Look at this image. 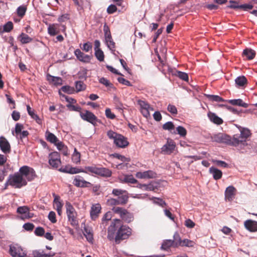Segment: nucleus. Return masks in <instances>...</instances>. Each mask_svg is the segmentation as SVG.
Listing matches in <instances>:
<instances>
[{"mask_svg": "<svg viewBox=\"0 0 257 257\" xmlns=\"http://www.w3.org/2000/svg\"><path fill=\"white\" fill-rule=\"evenodd\" d=\"M250 135L251 133L249 129L241 128L240 130V134L233 135L234 146L237 147L241 153H249L252 146L250 144H248L246 140Z\"/></svg>", "mask_w": 257, "mask_h": 257, "instance_id": "nucleus-1", "label": "nucleus"}, {"mask_svg": "<svg viewBox=\"0 0 257 257\" xmlns=\"http://www.w3.org/2000/svg\"><path fill=\"white\" fill-rule=\"evenodd\" d=\"M107 135L109 139L113 140L114 144L119 148H124L129 144L124 136L111 130L107 132Z\"/></svg>", "mask_w": 257, "mask_h": 257, "instance_id": "nucleus-2", "label": "nucleus"}, {"mask_svg": "<svg viewBox=\"0 0 257 257\" xmlns=\"http://www.w3.org/2000/svg\"><path fill=\"white\" fill-rule=\"evenodd\" d=\"M9 178L10 180V186L16 188H21L27 184V180L18 172L10 175Z\"/></svg>", "mask_w": 257, "mask_h": 257, "instance_id": "nucleus-3", "label": "nucleus"}, {"mask_svg": "<svg viewBox=\"0 0 257 257\" xmlns=\"http://www.w3.org/2000/svg\"><path fill=\"white\" fill-rule=\"evenodd\" d=\"M85 169L88 172L103 177L109 178L112 175V171L104 167H97L96 166H86Z\"/></svg>", "mask_w": 257, "mask_h": 257, "instance_id": "nucleus-4", "label": "nucleus"}, {"mask_svg": "<svg viewBox=\"0 0 257 257\" xmlns=\"http://www.w3.org/2000/svg\"><path fill=\"white\" fill-rule=\"evenodd\" d=\"M131 228L127 226L121 225L120 226L115 237V243L118 244L121 240L127 238L131 234Z\"/></svg>", "mask_w": 257, "mask_h": 257, "instance_id": "nucleus-5", "label": "nucleus"}, {"mask_svg": "<svg viewBox=\"0 0 257 257\" xmlns=\"http://www.w3.org/2000/svg\"><path fill=\"white\" fill-rule=\"evenodd\" d=\"M112 211L118 214L122 220L126 223H130L134 220V215L126 209L120 207H113Z\"/></svg>", "mask_w": 257, "mask_h": 257, "instance_id": "nucleus-6", "label": "nucleus"}, {"mask_svg": "<svg viewBox=\"0 0 257 257\" xmlns=\"http://www.w3.org/2000/svg\"><path fill=\"white\" fill-rule=\"evenodd\" d=\"M18 173H19V174H21L23 177H25L27 181H31L36 177V174L34 169L28 166L21 167L19 169Z\"/></svg>", "mask_w": 257, "mask_h": 257, "instance_id": "nucleus-7", "label": "nucleus"}, {"mask_svg": "<svg viewBox=\"0 0 257 257\" xmlns=\"http://www.w3.org/2000/svg\"><path fill=\"white\" fill-rule=\"evenodd\" d=\"M65 206L68 221L72 226L78 225V221L76 219L77 213L74 208L69 202H66Z\"/></svg>", "mask_w": 257, "mask_h": 257, "instance_id": "nucleus-8", "label": "nucleus"}, {"mask_svg": "<svg viewBox=\"0 0 257 257\" xmlns=\"http://www.w3.org/2000/svg\"><path fill=\"white\" fill-rule=\"evenodd\" d=\"M212 140L217 143H224L234 146L233 137L231 138L230 136L225 134L218 133L212 137Z\"/></svg>", "mask_w": 257, "mask_h": 257, "instance_id": "nucleus-9", "label": "nucleus"}, {"mask_svg": "<svg viewBox=\"0 0 257 257\" xmlns=\"http://www.w3.org/2000/svg\"><path fill=\"white\" fill-rule=\"evenodd\" d=\"M9 253L12 257H25L27 253L18 244L10 245Z\"/></svg>", "mask_w": 257, "mask_h": 257, "instance_id": "nucleus-10", "label": "nucleus"}, {"mask_svg": "<svg viewBox=\"0 0 257 257\" xmlns=\"http://www.w3.org/2000/svg\"><path fill=\"white\" fill-rule=\"evenodd\" d=\"M80 115L82 119L94 125L98 120L97 117L92 112L88 110H85L83 112H80Z\"/></svg>", "mask_w": 257, "mask_h": 257, "instance_id": "nucleus-11", "label": "nucleus"}, {"mask_svg": "<svg viewBox=\"0 0 257 257\" xmlns=\"http://www.w3.org/2000/svg\"><path fill=\"white\" fill-rule=\"evenodd\" d=\"M73 184L77 187H89L91 186V183L85 181L83 177L80 175L75 176Z\"/></svg>", "mask_w": 257, "mask_h": 257, "instance_id": "nucleus-12", "label": "nucleus"}, {"mask_svg": "<svg viewBox=\"0 0 257 257\" xmlns=\"http://www.w3.org/2000/svg\"><path fill=\"white\" fill-rule=\"evenodd\" d=\"M127 195H121L117 198H110L108 199L107 203L110 205H123L128 201Z\"/></svg>", "mask_w": 257, "mask_h": 257, "instance_id": "nucleus-13", "label": "nucleus"}, {"mask_svg": "<svg viewBox=\"0 0 257 257\" xmlns=\"http://www.w3.org/2000/svg\"><path fill=\"white\" fill-rule=\"evenodd\" d=\"M74 54L79 61L85 63H89L92 57V55L85 54L79 49L75 50Z\"/></svg>", "mask_w": 257, "mask_h": 257, "instance_id": "nucleus-14", "label": "nucleus"}, {"mask_svg": "<svg viewBox=\"0 0 257 257\" xmlns=\"http://www.w3.org/2000/svg\"><path fill=\"white\" fill-rule=\"evenodd\" d=\"M120 224V219H115L112 222L110 226L108 227L107 238L109 240H111L113 239L114 232L118 228Z\"/></svg>", "mask_w": 257, "mask_h": 257, "instance_id": "nucleus-15", "label": "nucleus"}, {"mask_svg": "<svg viewBox=\"0 0 257 257\" xmlns=\"http://www.w3.org/2000/svg\"><path fill=\"white\" fill-rule=\"evenodd\" d=\"M0 149L5 154H8L11 152L10 144L3 136L0 137Z\"/></svg>", "mask_w": 257, "mask_h": 257, "instance_id": "nucleus-16", "label": "nucleus"}, {"mask_svg": "<svg viewBox=\"0 0 257 257\" xmlns=\"http://www.w3.org/2000/svg\"><path fill=\"white\" fill-rule=\"evenodd\" d=\"M236 189L232 185L227 187L225 191V199L228 201H232L235 195Z\"/></svg>", "mask_w": 257, "mask_h": 257, "instance_id": "nucleus-17", "label": "nucleus"}, {"mask_svg": "<svg viewBox=\"0 0 257 257\" xmlns=\"http://www.w3.org/2000/svg\"><path fill=\"white\" fill-rule=\"evenodd\" d=\"M175 147L173 141L168 140L167 143L162 147L161 150L165 154H170L174 150Z\"/></svg>", "mask_w": 257, "mask_h": 257, "instance_id": "nucleus-18", "label": "nucleus"}, {"mask_svg": "<svg viewBox=\"0 0 257 257\" xmlns=\"http://www.w3.org/2000/svg\"><path fill=\"white\" fill-rule=\"evenodd\" d=\"M156 173L151 170L144 172H138L136 173V176L139 179H151L155 177Z\"/></svg>", "mask_w": 257, "mask_h": 257, "instance_id": "nucleus-19", "label": "nucleus"}, {"mask_svg": "<svg viewBox=\"0 0 257 257\" xmlns=\"http://www.w3.org/2000/svg\"><path fill=\"white\" fill-rule=\"evenodd\" d=\"M245 228L250 232L257 231V221L248 219L244 221Z\"/></svg>", "mask_w": 257, "mask_h": 257, "instance_id": "nucleus-20", "label": "nucleus"}, {"mask_svg": "<svg viewBox=\"0 0 257 257\" xmlns=\"http://www.w3.org/2000/svg\"><path fill=\"white\" fill-rule=\"evenodd\" d=\"M101 207L99 204L93 205L91 208L90 216L92 220H95L98 216L100 213Z\"/></svg>", "mask_w": 257, "mask_h": 257, "instance_id": "nucleus-21", "label": "nucleus"}, {"mask_svg": "<svg viewBox=\"0 0 257 257\" xmlns=\"http://www.w3.org/2000/svg\"><path fill=\"white\" fill-rule=\"evenodd\" d=\"M46 77L47 81L54 85L58 86L62 84V79L60 77L54 76L49 74H47Z\"/></svg>", "mask_w": 257, "mask_h": 257, "instance_id": "nucleus-22", "label": "nucleus"}, {"mask_svg": "<svg viewBox=\"0 0 257 257\" xmlns=\"http://www.w3.org/2000/svg\"><path fill=\"white\" fill-rule=\"evenodd\" d=\"M207 115L209 120L215 124L220 125L223 123L222 119L218 116L215 113L209 112Z\"/></svg>", "mask_w": 257, "mask_h": 257, "instance_id": "nucleus-23", "label": "nucleus"}, {"mask_svg": "<svg viewBox=\"0 0 257 257\" xmlns=\"http://www.w3.org/2000/svg\"><path fill=\"white\" fill-rule=\"evenodd\" d=\"M209 173L212 175L214 179L219 180L222 176L221 171L214 167H211L209 168Z\"/></svg>", "mask_w": 257, "mask_h": 257, "instance_id": "nucleus-24", "label": "nucleus"}, {"mask_svg": "<svg viewBox=\"0 0 257 257\" xmlns=\"http://www.w3.org/2000/svg\"><path fill=\"white\" fill-rule=\"evenodd\" d=\"M242 56L248 60H252L255 56V52L251 49L246 48L243 51Z\"/></svg>", "mask_w": 257, "mask_h": 257, "instance_id": "nucleus-25", "label": "nucleus"}, {"mask_svg": "<svg viewBox=\"0 0 257 257\" xmlns=\"http://www.w3.org/2000/svg\"><path fill=\"white\" fill-rule=\"evenodd\" d=\"M227 101L230 104L233 105L241 106L244 108H247L248 106V104L244 102L241 99H230Z\"/></svg>", "mask_w": 257, "mask_h": 257, "instance_id": "nucleus-26", "label": "nucleus"}, {"mask_svg": "<svg viewBox=\"0 0 257 257\" xmlns=\"http://www.w3.org/2000/svg\"><path fill=\"white\" fill-rule=\"evenodd\" d=\"M33 254L34 257H52L55 255V253L49 252L45 253L43 250H36L33 251Z\"/></svg>", "mask_w": 257, "mask_h": 257, "instance_id": "nucleus-27", "label": "nucleus"}, {"mask_svg": "<svg viewBox=\"0 0 257 257\" xmlns=\"http://www.w3.org/2000/svg\"><path fill=\"white\" fill-rule=\"evenodd\" d=\"M174 241L172 239H166L163 241L161 249L164 250H168L171 246H173L174 247Z\"/></svg>", "mask_w": 257, "mask_h": 257, "instance_id": "nucleus-28", "label": "nucleus"}, {"mask_svg": "<svg viewBox=\"0 0 257 257\" xmlns=\"http://www.w3.org/2000/svg\"><path fill=\"white\" fill-rule=\"evenodd\" d=\"M27 109L29 115H30L33 119H35L38 123H40L41 122V119L37 114L35 113L34 110L32 109L30 105H27Z\"/></svg>", "mask_w": 257, "mask_h": 257, "instance_id": "nucleus-29", "label": "nucleus"}, {"mask_svg": "<svg viewBox=\"0 0 257 257\" xmlns=\"http://www.w3.org/2000/svg\"><path fill=\"white\" fill-rule=\"evenodd\" d=\"M235 84L239 87H242L247 83V79L244 76H238L235 80Z\"/></svg>", "mask_w": 257, "mask_h": 257, "instance_id": "nucleus-30", "label": "nucleus"}, {"mask_svg": "<svg viewBox=\"0 0 257 257\" xmlns=\"http://www.w3.org/2000/svg\"><path fill=\"white\" fill-rule=\"evenodd\" d=\"M149 199L152 200L153 203L157 204L162 207H164L167 205L165 201L160 198L152 197V198H150Z\"/></svg>", "mask_w": 257, "mask_h": 257, "instance_id": "nucleus-31", "label": "nucleus"}, {"mask_svg": "<svg viewBox=\"0 0 257 257\" xmlns=\"http://www.w3.org/2000/svg\"><path fill=\"white\" fill-rule=\"evenodd\" d=\"M46 138L48 141L53 144H56V143L58 141L56 136L53 133L48 131L46 132Z\"/></svg>", "mask_w": 257, "mask_h": 257, "instance_id": "nucleus-32", "label": "nucleus"}, {"mask_svg": "<svg viewBox=\"0 0 257 257\" xmlns=\"http://www.w3.org/2000/svg\"><path fill=\"white\" fill-rule=\"evenodd\" d=\"M19 39L22 44H27L30 43L32 41V39L28 35L22 33L19 36Z\"/></svg>", "mask_w": 257, "mask_h": 257, "instance_id": "nucleus-33", "label": "nucleus"}, {"mask_svg": "<svg viewBox=\"0 0 257 257\" xmlns=\"http://www.w3.org/2000/svg\"><path fill=\"white\" fill-rule=\"evenodd\" d=\"M84 235L89 242H92L93 240V234L90 228L85 227L83 232Z\"/></svg>", "mask_w": 257, "mask_h": 257, "instance_id": "nucleus-34", "label": "nucleus"}, {"mask_svg": "<svg viewBox=\"0 0 257 257\" xmlns=\"http://www.w3.org/2000/svg\"><path fill=\"white\" fill-rule=\"evenodd\" d=\"M158 185L156 182H152L149 184H145L144 190L146 191H155L158 189Z\"/></svg>", "mask_w": 257, "mask_h": 257, "instance_id": "nucleus-35", "label": "nucleus"}, {"mask_svg": "<svg viewBox=\"0 0 257 257\" xmlns=\"http://www.w3.org/2000/svg\"><path fill=\"white\" fill-rule=\"evenodd\" d=\"M173 240L174 241V247H176L181 244L182 239L177 232H176L173 235Z\"/></svg>", "mask_w": 257, "mask_h": 257, "instance_id": "nucleus-36", "label": "nucleus"}, {"mask_svg": "<svg viewBox=\"0 0 257 257\" xmlns=\"http://www.w3.org/2000/svg\"><path fill=\"white\" fill-rule=\"evenodd\" d=\"M112 194L118 197L121 195H127L126 190L119 189H113L112 191Z\"/></svg>", "mask_w": 257, "mask_h": 257, "instance_id": "nucleus-37", "label": "nucleus"}, {"mask_svg": "<svg viewBox=\"0 0 257 257\" xmlns=\"http://www.w3.org/2000/svg\"><path fill=\"white\" fill-rule=\"evenodd\" d=\"M207 97L209 100L216 102H223L224 100L218 95L207 94Z\"/></svg>", "mask_w": 257, "mask_h": 257, "instance_id": "nucleus-38", "label": "nucleus"}, {"mask_svg": "<svg viewBox=\"0 0 257 257\" xmlns=\"http://www.w3.org/2000/svg\"><path fill=\"white\" fill-rule=\"evenodd\" d=\"M69 173L70 174H75L80 172H83L87 173L88 172L85 169V170L79 169L76 167H70L69 169Z\"/></svg>", "mask_w": 257, "mask_h": 257, "instance_id": "nucleus-39", "label": "nucleus"}, {"mask_svg": "<svg viewBox=\"0 0 257 257\" xmlns=\"http://www.w3.org/2000/svg\"><path fill=\"white\" fill-rule=\"evenodd\" d=\"M75 87L77 92H79L84 90L85 89L86 86L81 81H77L75 82Z\"/></svg>", "mask_w": 257, "mask_h": 257, "instance_id": "nucleus-40", "label": "nucleus"}, {"mask_svg": "<svg viewBox=\"0 0 257 257\" xmlns=\"http://www.w3.org/2000/svg\"><path fill=\"white\" fill-rule=\"evenodd\" d=\"M61 90L68 94H72L74 93L75 92V89L74 87L68 85L62 86L61 88V90Z\"/></svg>", "mask_w": 257, "mask_h": 257, "instance_id": "nucleus-41", "label": "nucleus"}, {"mask_svg": "<svg viewBox=\"0 0 257 257\" xmlns=\"http://www.w3.org/2000/svg\"><path fill=\"white\" fill-rule=\"evenodd\" d=\"M113 100L116 108L118 110H122L123 109V104L120 102L119 98L115 96L113 97Z\"/></svg>", "mask_w": 257, "mask_h": 257, "instance_id": "nucleus-42", "label": "nucleus"}, {"mask_svg": "<svg viewBox=\"0 0 257 257\" xmlns=\"http://www.w3.org/2000/svg\"><path fill=\"white\" fill-rule=\"evenodd\" d=\"M123 181L124 182L129 183L131 184H135L138 182L136 180L132 175H126L124 177Z\"/></svg>", "mask_w": 257, "mask_h": 257, "instance_id": "nucleus-43", "label": "nucleus"}, {"mask_svg": "<svg viewBox=\"0 0 257 257\" xmlns=\"http://www.w3.org/2000/svg\"><path fill=\"white\" fill-rule=\"evenodd\" d=\"M94 54L96 58L99 61L101 62L104 60V54L101 49L95 50Z\"/></svg>", "mask_w": 257, "mask_h": 257, "instance_id": "nucleus-44", "label": "nucleus"}, {"mask_svg": "<svg viewBox=\"0 0 257 257\" xmlns=\"http://www.w3.org/2000/svg\"><path fill=\"white\" fill-rule=\"evenodd\" d=\"M112 156L115 158L118 159V160H120L122 162H130V159L129 158H126L124 156L121 155L117 153H114L112 154Z\"/></svg>", "mask_w": 257, "mask_h": 257, "instance_id": "nucleus-45", "label": "nucleus"}, {"mask_svg": "<svg viewBox=\"0 0 257 257\" xmlns=\"http://www.w3.org/2000/svg\"><path fill=\"white\" fill-rule=\"evenodd\" d=\"M59 95L65 99L66 101L69 103V104H73L76 103V100L72 97H70L65 94L61 93L60 91H59Z\"/></svg>", "mask_w": 257, "mask_h": 257, "instance_id": "nucleus-46", "label": "nucleus"}, {"mask_svg": "<svg viewBox=\"0 0 257 257\" xmlns=\"http://www.w3.org/2000/svg\"><path fill=\"white\" fill-rule=\"evenodd\" d=\"M29 209V208L26 206H20L17 208V212L19 214L24 215L25 217L27 213H28Z\"/></svg>", "mask_w": 257, "mask_h": 257, "instance_id": "nucleus-47", "label": "nucleus"}, {"mask_svg": "<svg viewBox=\"0 0 257 257\" xmlns=\"http://www.w3.org/2000/svg\"><path fill=\"white\" fill-rule=\"evenodd\" d=\"M82 50L86 52H88L92 50V43L90 42H87L83 44L82 47H81Z\"/></svg>", "mask_w": 257, "mask_h": 257, "instance_id": "nucleus-48", "label": "nucleus"}, {"mask_svg": "<svg viewBox=\"0 0 257 257\" xmlns=\"http://www.w3.org/2000/svg\"><path fill=\"white\" fill-rule=\"evenodd\" d=\"M181 243V244L180 245L182 246L192 247L194 245V242L188 239L182 240V242Z\"/></svg>", "mask_w": 257, "mask_h": 257, "instance_id": "nucleus-49", "label": "nucleus"}, {"mask_svg": "<svg viewBox=\"0 0 257 257\" xmlns=\"http://www.w3.org/2000/svg\"><path fill=\"white\" fill-rule=\"evenodd\" d=\"M13 29V24L12 22H8L4 25L3 32H10Z\"/></svg>", "mask_w": 257, "mask_h": 257, "instance_id": "nucleus-50", "label": "nucleus"}, {"mask_svg": "<svg viewBox=\"0 0 257 257\" xmlns=\"http://www.w3.org/2000/svg\"><path fill=\"white\" fill-rule=\"evenodd\" d=\"M27 8L25 6H21L17 8L18 15L21 17H23L26 13Z\"/></svg>", "mask_w": 257, "mask_h": 257, "instance_id": "nucleus-51", "label": "nucleus"}, {"mask_svg": "<svg viewBox=\"0 0 257 257\" xmlns=\"http://www.w3.org/2000/svg\"><path fill=\"white\" fill-rule=\"evenodd\" d=\"M177 134H179L181 137H185L186 135L187 131L182 126H178L176 128Z\"/></svg>", "mask_w": 257, "mask_h": 257, "instance_id": "nucleus-52", "label": "nucleus"}, {"mask_svg": "<svg viewBox=\"0 0 257 257\" xmlns=\"http://www.w3.org/2000/svg\"><path fill=\"white\" fill-rule=\"evenodd\" d=\"M175 126L172 121H168L163 125V128L164 130L171 131L173 130Z\"/></svg>", "mask_w": 257, "mask_h": 257, "instance_id": "nucleus-53", "label": "nucleus"}, {"mask_svg": "<svg viewBox=\"0 0 257 257\" xmlns=\"http://www.w3.org/2000/svg\"><path fill=\"white\" fill-rule=\"evenodd\" d=\"M34 233L38 236H43L45 234V230L42 227H37L35 229Z\"/></svg>", "mask_w": 257, "mask_h": 257, "instance_id": "nucleus-54", "label": "nucleus"}, {"mask_svg": "<svg viewBox=\"0 0 257 257\" xmlns=\"http://www.w3.org/2000/svg\"><path fill=\"white\" fill-rule=\"evenodd\" d=\"M107 47L112 51H114L115 43L113 42L112 38L110 40L105 41Z\"/></svg>", "mask_w": 257, "mask_h": 257, "instance_id": "nucleus-55", "label": "nucleus"}, {"mask_svg": "<svg viewBox=\"0 0 257 257\" xmlns=\"http://www.w3.org/2000/svg\"><path fill=\"white\" fill-rule=\"evenodd\" d=\"M53 195L55 196L54 202L56 206V208H58V209H59V208H62L63 207V204L60 201V197L58 196L55 195V194H54Z\"/></svg>", "mask_w": 257, "mask_h": 257, "instance_id": "nucleus-56", "label": "nucleus"}, {"mask_svg": "<svg viewBox=\"0 0 257 257\" xmlns=\"http://www.w3.org/2000/svg\"><path fill=\"white\" fill-rule=\"evenodd\" d=\"M138 104L141 107V110L146 108H150V105L146 101L142 100H139L138 101Z\"/></svg>", "mask_w": 257, "mask_h": 257, "instance_id": "nucleus-57", "label": "nucleus"}, {"mask_svg": "<svg viewBox=\"0 0 257 257\" xmlns=\"http://www.w3.org/2000/svg\"><path fill=\"white\" fill-rule=\"evenodd\" d=\"M99 82L101 84H103L106 87H110V88H112L113 87V84L104 77H101L99 79Z\"/></svg>", "mask_w": 257, "mask_h": 257, "instance_id": "nucleus-58", "label": "nucleus"}, {"mask_svg": "<svg viewBox=\"0 0 257 257\" xmlns=\"http://www.w3.org/2000/svg\"><path fill=\"white\" fill-rule=\"evenodd\" d=\"M167 110L173 115L177 114L178 112L176 107L175 105L170 104L168 105Z\"/></svg>", "mask_w": 257, "mask_h": 257, "instance_id": "nucleus-59", "label": "nucleus"}, {"mask_svg": "<svg viewBox=\"0 0 257 257\" xmlns=\"http://www.w3.org/2000/svg\"><path fill=\"white\" fill-rule=\"evenodd\" d=\"M49 163L53 168H57L61 164V161L49 159Z\"/></svg>", "mask_w": 257, "mask_h": 257, "instance_id": "nucleus-60", "label": "nucleus"}, {"mask_svg": "<svg viewBox=\"0 0 257 257\" xmlns=\"http://www.w3.org/2000/svg\"><path fill=\"white\" fill-rule=\"evenodd\" d=\"M212 162L217 166L223 168H227L228 166V164L223 161L213 160Z\"/></svg>", "mask_w": 257, "mask_h": 257, "instance_id": "nucleus-61", "label": "nucleus"}, {"mask_svg": "<svg viewBox=\"0 0 257 257\" xmlns=\"http://www.w3.org/2000/svg\"><path fill=\"white\" fill-rule=\"evenodd\" d=\"M178 76L179 78L181 79L182 80L185 81H188L189 78H188V74L184 72L181 71H178Z\"/></svg>", "mask_w": 257, "mask_h": 257, "instance_id": "nucleus-62", "label": "nucleus"}, {"mask_svg": "<svg viewBox=\"0 0 257 257\" xmlns=\"http://www.w3.org/2000/svg\"><path fill=\"white\" fill-rule=\"evenodd\" d=\"M105 114L107 118L113 119L115 118V115L111 112V109L109 108H107L105 111Z\"/></svg>", "mask_w": 257, "mask_h": 257, "instance_id": "nucleus-63", "label": "nucleus"}, {"mask_svg": "<svg viewBox=\"0 0 257 257\" xmlns=\"http://www.w3.org/2000/svg\"><path fill=\"white\" fill-rule=\"evenodd\" d=\"M48 219L53 223H56L57 220L56 219V214L54 211H50L48 214Z\"/></svg>", "mask_w": 257, "mask_h": 257, "instance_id": "nucleus-64", "label": "nucleus"}]
</instances>
